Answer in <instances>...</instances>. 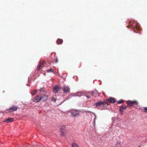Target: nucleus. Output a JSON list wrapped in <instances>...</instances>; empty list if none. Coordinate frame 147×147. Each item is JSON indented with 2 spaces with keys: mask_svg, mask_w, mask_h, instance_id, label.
Wrapping results in <instances>:
<instances>
[{
  "mask_svg": "<svg viewBox=\"0 0 147 147\" xmlns=\"http://www.w3.org/2000/svg\"><path fill=\"white\" fill-rule=\"evenodd\" d=\"M129 24L130 26L128 25L127 26V28H129L131 27L133 29V30L135 32H137L136 31V30H140V27L139 26L138 24L136 22H133V21H130L129 22Z\"/></svg>",
  "mask_w": 147,
  "mask_h": 147,
  "instance_id": "obj_1",
  "label": "nucleus"
},
{
  "mask_svg": "<svg viewBox=\"0 0 147 147\" xmlns=\"http://www.w3.org/2000/svg\"><path fill=\"white\" fill-rule=\"evenodd\" d=\"M95 107L97 108L100 109L101 108H104L107 107L108 104L106 102L98 101L95 104Z\"/></svg>",
  "mask_w": 147,
  "mask_h": 147,
  "instance_id": "obj_2",
  "label": "nucleus"
},
{
  "mask_svg": "<svg viewBox=\"0 0 147 147\" xmlns=\"http://www.w3.org/2000/svg\"><path fill=\"white\" fill-rule=\"evenodd\" d=\"M127 107H130L132 106H134V105H136L137 106L138 105V102L137 101H128L127 102Z\"/></svg>",
  "mask_w": 147,
  "mask_h": 147,
  "instance_id": "obj_3",
  "label": "nucleus"
},
{
  "mask_svg": "<svg viewBox=\"0 0 147 147\" xmlns=\"http://www.w3.org/2000/svg\"><path fill=\"white\" fill-rule=\"evenodd\" d=\"M63 92L65 93H69L70 92V88L67 86L65 85L61 88Z\"/></svg>",
  "mask_w": 147,
  "mask_h": 147,
  "instance_id": "obj_4",
  "label": "nucleus"
},
{
  "mask_svg": "<svg viewBox=\"0 0 147 147\" xmlns=\"http://www.w3.org/2000/svg\"><path fill=\"white\" fill-rule=\"evenodd\" d=\"M41 100H42V96L40 95H38L34 97L33 101L35 102H39Z\"/></svg>",
  "mask_w": 147,
  "mask_h": 147,
  "instance_id": "obj_5",
  "label": "nucleus"
},
{
  "mask_svg": "<svg viewBox=\"0 0 147 147\" xmlns=\"http://www.w3.org/2000/svg\"><path fill=\"white\" fill-rule=\"evenodd\" d=\"M18 109V107L14 105H13L11 107H10L8 110V112L11 113V112L16 111Z\"/></svg>",
  "mask_w": 147,
  "mask_h": 147,
  "instance_id": "obj_6",
  "label": "nucleus"
},
{
  "mask_svg": "<svg viewBox=\"0 0 147 147\" xmlns=\"http://www.w3.org/2000/svg\"><path fill=\"white\" fill-rule=\"evenodd\" d=\"M45 63V62L44 61H42L40 62L37 66V70H39V69L43 67L44 66Z\"/></svg>",
  "mask_w": 147,
  "mask_h": 147,
  "instance_id": "obj_7",
  "label": "nucleus"
},
{
  "mask_svg": "<svg viewBox=\"0 0 147 147\" xmlns=\"http://www.w3.org/2000/svg\"><path fill=\"white\" fill-rule=\"evenodd\" d=\"M71 114L72 116L75 117L79 116L80 113L78 111H74L72 112Z\"/></svg>",
  "mask_w": 147,
  "mask_h": 147,
  "instance_id": "obj_8",
  "label": "nucleus"
},
{
  "mask_svg": "<svg viewBox=\"0 0 147 147\" xmlns=\"http://www.w3.org/2000/svg\"><path fill=\"white\" fill-rule=\"evenodd\" d=\"M106 102L113 103L115 102V98L111 97L107 99Z\"/></svg>",
  "mask_w": 147,
  "mask_h": 147,
  "instance_id": "obj_9",
  "label": "nucleus"
},
{
  "mask_svg": "<svg viewBox=\"0 0 147 147\" xmlns=\"http://www.w3.org/2000/svg\"><path fill=\"white\" fill-rule=\"evenodd\" d=\"M127 107V106L126 105L121 107L119 108V111L121 115H122L123 112V110L125 109Z\"/></svg>",
  "mask_w": 147,
  "mask_h": 147,
  "instance_id": "obj_10",
  "label": "nucleus"
},
{
  "mask_svg": "<svg viewBox=\"0 0 147 147\" xmlns=\"http://www.w3.org/2000/svg\"><path fill=\"white\" fill-rule=\"evenodd\" d=\"M60 89V88L58 86L55 85L54 87L53 91L55 93H57L59 90Z\"/></svg>",
  "mask_w": 147,
  "mask_h": 147,
  "instance_id": "obj_11",
  "label": "nucleus"
},
{
  "mask_svg": "<svg viewBox=\"0 0 147 147\" xmlns=\"http://www.w3.org/2000/svg\"><path fill=\"white\" fill-rule=\"evenodd\" d=\"M13 119H14L13 118H8L7 119L5 120L3 122L7 123L11 122L13 121Z\"/></svg>",
  "mask_w": 147,
  "mask_h": 147,
  "instance_id": "obj_12",
  "label": "nucleus"
},
{
  "mask_svg": "<svg viewBox=\"0 0 147 147\" xmlns=\"http://www.w3.org/2000/svg\"><path fill=\"white\" fill-rule=\"evenodd\" d=\"M48 96L47 95H44L42 96V101L45 102L48 99Z\"/></svg>",
  "mask_w": 147,
  "mask_h": 147,
  "instance_id": "obj_13",
  "label": "nucleus"
},
{
  "mask_svg": "<svg viewBox=\"0 0 147 147\" xmlns=\"http://www.w3.org/2000/svg\"><path fill=\"white\" fill-rule=\"evenodd\" d=\"M56 42L58 44H61L63 42V40L61 39L58 38Z\"/></svg>",
  "mask_w": 147,
  "mask_h": 147,
  "instance_id": "obj_14",
  "label": "nucleus"
},
{
  "mask_svg": "<svg viewBox=\"0 0 147 147\" xmlns=\"http://www.w3.org/2000/svg\"><path fill=\"white\" fill-rule=\"evenodd\" d=\"M72 147H79V146L76 143H73L72 144Z\"/></svg>",
  "mask_w": 147,
  "mask_h": 147,
  "instance_id": "obj_15",
  "label": "nucleus"
},
{
  "mask_svg": "<svg viewBox=\"0 0 147 147\" xmlns=\"http://www.w3.org/2000/svg\"><path fill=\"white\" fill-rule=\"evenodd\" d=\"M121 146V143L120 142H116L115 146L117 147H119Z\"/></svg>",
  "mask_w": 147,
  "mask_h": 147,
  "instance_id": "obj_16",
  "label": "nucleus"
},
{
  "mask_svg": "<svg viewBox=\"0 0 147 147\" xmlns=\"http://www.w3.org/2000/svg\"><path fill=\"white\" fill-rule=\"evenodd\" d=\"M94 120H93V123H94V126L95 124V120H96V116L95 114H94Z\"/></svg>",
  "mask_w": 147,
  "mask_h": 147,
  "instance_id": "obj_17",
  "label": "nucleus"
},
{
  "mask_svg": "<svg viewBox=\"0 0 147 147\" xmlns=\"http://www.w3.org/2000/svg\"><path fill=\"white\" fill-rule=\"evenodd\" d=\"M37 92V91L36 90H35L33 91L32 92V95H35L36 94V93Z\"/></svg>",
  "mask_w": 147,
  "mask_h": 147,
  "instance_id": "obj_18",
  "label": "nucleus"
},
{
  "mask_svg": "<svg viewBox=\"0 0 147 147\" xmlns=\"http://www.w3.org/2000/svg\"><path fill=\"white\" fill-rule=\"evenodd\" d=\"M124 102V101L123 100H120L118 101L117 102V103L118 104H119L122 103L123 102Z\"/></svg>",
  "mask_w": 147,
  "mask_h": 147,
  "instance_id": "obj_19",
  "label": "nucleus"
},
{
  "mask_svg": "<svg viewBox=\"0 0 147 147\" xmlns=\"http://www.w3.org/2000/svg\"><path fill=\"white\" fill-rule=\"evenodd\" d=\"M143 111L144 112L147 113V107H144Z\"/></svg>",
  "mask_w": 147,
  "mask_h": 147,
  "instance_id": "obj_20",
  "label": "nucleus"
},
{
  "mask_svg": "<svg viewBox=\"0 0 147 147\" xmlns=\"http://www.w3.org/2000/svg\"><path fill=\"white\" fill-rule=\"evenodd\" d=\"M47 71L48 72H53V70L51 69H50L49 70H47Z\"/></svg>",
  "mask_w": 147,
  "mask_h": 147,
  "instance_id": "obj_21",
  "label": "nucleus"
},
{
  "mask_svg": "<svg viewBox=\"0 0 147 147\" xmlns=\"http://www.w3.org/2000/svg\"><path fill=\"white\" fill-rule=\"evenodd\" d=\"M40 93H41V92H44V90L42 88H40Z\"/></svg>",
  "mask_w": 147,
  "mask_h": 147,
  "instance_id": "obj_22",
  "label": "nucleus"
},
{
  "mask_svg": "<svg viewBox=\"0 0 147 147\" xmlns=\"http://www.w3.org/2000/svg\"><path fill=\"white\" fill-rule=\"evenodd\" d=\"M52 100H54V101H56V99H55V98H52Z\"/></svg>",
  "mask_w": 147,
  "mask_h": 147,
  "instance_id": "obj_23",
  "label": "nucleus"
},
{
  "mask_svg": "<svg viewBox=\"0 0 147 147\" xmlns=\"http://www.w3.org/2000/svg\"><path fill=\"white\" fill-rule=\"evenodd\" d=\"M55 61H56V62H58V58H57H57H56V59Z\"/></svg>",
  "mask_w": 147,
  "mask_h": 147,
  "instance_id": "obj_24",
  "label": "nucleus"
},
{
  "mask_svg": "<svg viewBox=\"0 0 147 147\" xmlns=\"http://www.w3.org/2000/svg\"><path fill=\"white\" fill-rule=\"evenodd\" d=\"M86 96L87 98H90V96Z\"/></svg>",
  "mask_w": 147,
  "mask_h": 147,
  "instance_id": "obj_25",
  "label": "nucleus"
},
{
  "mask_svg": "<svg viewBox=\"0 0 147 147\" xmlns=\"http://www.w3.org/2000/svg\"><path fill=\"white\" fill-rule=\"evenodd\" d=\"M91 94H92V95H93L94 94H93V92H92L91 93Z\"/></svg>",
  "mask_w": 147,
  "mask_h": 147,
  "instance_id": "obj_26",
  "label": "nucleus"
},
{
  "mask_svg": "<svg viewBox=\"0 0 147 147\" xmlns=\"http://www.w3.org/2000/svg\"><path fill=\"white\" fill-rule=\"evenodd\" d=\"M138 147H140V146H139Z\"/></svg>",
  "mask_w": 147,
  "mask_h": 147,
  "instance_id": "obj_27",
  "label": "nucleus"
}]
</instances>
